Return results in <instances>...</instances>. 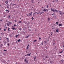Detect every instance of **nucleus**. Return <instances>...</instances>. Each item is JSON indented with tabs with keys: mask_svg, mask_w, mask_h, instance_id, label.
Here are the masks:
<instances>
[{
	"mask_svg": "<svg viewBox=\"0 0 64 64\" xmlns=\"http://www.w3.org/2000/svg\"><path fill=\"white\" fill-rule=\"evenodd\" d=\"M51 11H53L54 12H58V10H53L52 8L51 9Z\"/></svg>",
	"mask_w": 64,
	"mask_h": 64,
	"instance_id": "1",
	"label": "nucleus"
},
{
	"mask_svg": "<svg viewBox=\"0 0 64 64\" xmlns=\"http://www.w3.org/2000/svg\"><path fill=\"white\" fill-rule=\"evenodd\" d=\"M11 23L10 22H9L8 24L7 25H8V26H9L10 25H11Z\"/></svg>",
	"mask_w": 64,
	"mask_h": 64,
	"instance_id": "2",
	"label": "nucleus"
},
{
	"mask_svg": "<svg viewBox=\"0 0 64 64\" xmlns=\"http://www.w3.org/2000/svg\"><path fill=\"white\" fill-rule=\"evenodd\" d=\"M25 62H26V63L27 64H28V61L25 60Z\"/></svg>",
	"mask_w": 64,
	"mask_h": 64,
	"instance_id": "3",
	"label": "nucleus"
},
{
	"mask_svg": "<svg viewBox=\"0 0 64 64\" xmlns=\"http://www.w3.org/2000/svg\"><path fill=\"white\" fill-rule=\"evenodd\" d=\"M33 58H34V61H35V59H36V56H34L33 57Z\"/></svg>",
	"mask_w": 64,
	"mask_h": 64,
	"instance_id": "4",
	"label": "nucleus"
},
{
	"mask_svg": "<svg viewBox=\"0 0 64 64\" xmlns=\"http://www.w3.org/2000/svg\"><path fill=\"white\" fill-rule=\"evenodd\" d=\"M59 12H60V14L61 15V16H62V12L61 11H59Z\"/></svg>",
	"mask_w": 64,
	"mask_h": 64,
	"instance_id": "5",
	"label": "nucleus"
},
{
	"mask_svg": "<svg viewBox=\"0 0 64 64\" xmlns=\"http://www.w3.org/2000/svg\"><path fill=\"white\" fill-rule=\"evenodd\" d=\"M5 2L6 4H8V3L9 2L8 1V2L7 1H6Z\"/></svg>",
	"mask_w": 64,
	"mask_h": 64,
	"instance_id": "6",
	"label": "nucleus"
},
{
	"mask_svg": "<svg viewBox=\"0 0 64 64\" xmlns=\"http://www.w3.org/2000/svg\"><path fill=\"white\" fill-rule=\"evenodd\" d=\"M37 12H35L34 13V14H33V16H35V15H36V14H37Z\"/></svg>",
	"mask_w": 64,
	"mask_h": 64,
	"instance_id": "7",
	"label": "nucleus"
},
{
	"mask_svg": "<svg viewBox=\"0 0 64 64\" xmlns=\"http://www.w3.org/2000/svg\"><path fill=\"white\" fill-rule=\"evenodd\" d=\"M31 2L33 3H34V0H32L31 1Z\"/></svg>",
	"mask_w": 64,
	"mask_h": 64,
	"instance_id": "8",
	"label": "nucleus"
},
{
	"mask_svg": "<svg viewBox=\"0 0 64 64\" xmlns=\"http://www.w3.org/2000/svg\"><path fill=\"white\" fill-rule=\"evenodd\" d=\"M56 32H59V30L58 29H57L56 30Z\"/></svg>",
	"mask_w": 64,
	"mask_h": 64,
	"instance_id": "9",
	"label": "nucleus"
},
{
	"mask_svg": "<svg viewBox=\"0 0 64 64\" xmlns=\"http://www.w3.org/2000/svg\"><path fill=\"white\" fill-rule=\"evenodd\" d=\"M58 25L59 26H62V24H59Z\"/></svg>",
	"mask_w": 64,
	"mask_h": 64,
	"instance_id": "10",
	"label": "nucleus"
},
{
	"mask_svg": "<svg viewBox=\"0 0 64 64\" xmlns=\"http://www.w3.org/2000/svg\"><path fill=\"white\" fill-rule=\"evenodd\" d=\"M31 54H28L26 56H30V55Z\"/></svg>",
	"mask_w": 64,
	"mask_h": 64,
	"instance_id": "11",
	"label": "nucleus"
},
{
	"mask_svg": "<svg viewBox=\"0 0 64 64\" xmlns=\"http://www.w3.org/2000/svg\"><path fill=\"white\" fill-rule=\"evenodd\" d=\"M30 36V35H29V36H26V38H28Z\"/></svg>",
	"mask_w": 64,
	"mask_h": 64,
	"instance_id": "12",
	"label": "nucleus"
},
{
	"mask_svg": "<svg viewBox=\"0 0 64 64\" xmlns=\"http://www.w3.org/2000/svg\"><path fill=\"white\" fill-rule=\"evenodd\" d=\"M6 11H8V13H9V10H6Z\"/></svg>",
	"mask_w": 64,
	"mask_h": 64,
	"instance_id": "13",
	"label": "nucleus"
},
{
	"mask_svg": "<svg viewBox=\"0 0 64 64\" xmlns=\"http://www.w3.org/2000/svg\"><path fill=\"white\" fill-rule=\"evenodd\" d=\"M16 38H17L18 37H19V35H17L16 36Z\"/></svg>",
	"mask_w": 64,
	"mask_h": 64,
	"instance_id": "14",
	"label": "nucleus"
},
{
	"mask_svg": "<svg viewBox=\"0 0 64 64\" xmlns=\"http://www.w3.org/2000/svg\"><path fill=\"white\" fill-rule=\"evenodd\" d=\"M18 42H20V40L19 39V40H18Z\"/></svg>",
	"mask_w": 64,
	"mask_h": 64,
	"instance_id": "15",
	"label": "nucleus"
},
{
	"mask_svg": "<svg viewBox=\"0 0 64 64\" xmlns=\"http://www.w3.org/2000/svg\"><path fill=\"white\" fill-rule=\"evenodd\" d=\"M10 28H8V32H9H9L10 31V30H10Z\"/></svg>",
	"mask_w": 64,
	"mask_h": 64,
	"instance_id": "16",
	"label": "nucleus"
},
{
	"mask_svg": "<svg viewBox=\"0 0 64 64\" xmlns=\"http://www.w3.org/2000/svg\"><path fill=\"white\" fill-rule=\"evenodd\" d=\"M43 11H45V12H46V11H47V10H46L45 9Z\"/></svg>",
	"mask_w": 64,
	"mask_h": 64,
	"instance_id": "17",
	"label": "nucleus"
},
{
	"mask_svg": "<svg viewBox=\"0 0 64 64\" xmlns=\"http://www.w3.org/2000/svg\"><path fill=\"white\" fill-rule=\"evenodd\" d=\"M22 21H20L19 22H18V23H22Z\"/></svg>",
	"mask_w": 64,
	"mask_h": 64,
	"instance_id": "18",
	"label": "nucleus"
},
{
	"mask_svg": "<svg viewBox=\"0 0 64 64\" xmlns=\"http://www.w3.org/2000/svg\"><path fill=\"white\" fill-rule=\"evenodd\" d=\"M37 41V40H34V42H36Z\"/></svg>",
	"mask_w": 64,
	"mask_h": 64,
	"instance_id": "19",
	"label": "nucleus"
},
{
	"mask_svg": "<svg viewBox=\"0 0 64 64\" xmlns=\"http://www.w3.org/2000/svg\"><path fill=\"white\" fill-rule=\"evenodd\" d=\"M19 30H20V31H22V29H21V28H20V29H19Z\"/></svg>",
	"mask_w": 64,
	"mask_h": 64,
	"instance_id": "20",
	"label": "nucleus"
},
{
	"mask_svg": "<svg viewBox=\"0 0 64 64\" xmlns=\"http://www.w3.org/2000/svg\"><path fill=\"white\" fill-rule=\"evenodd\" d=\"M48 21H50V18H48Z\"/></svg>",
	"mask_w": 64,
	"mask_h": 64,
	"instance_id": "21",
	"label": "nucleus"
},
{
	"mask_svg": "<svg viewBox=\"0 0 64 64\" xmlns=\"http://www.w3.org/2000/svg\"><path fill=\"white\" fill-rule=\"evenodd\" d=\"M44 42L45 43H47V42L44 41Z\"/></svg>",
	"mask_w": 64,
	"mask_h": 64,
	"instance_id": "22",
	"label": "nucleus"
},
{
	"mask_svg": "<svg viewBox=\"0 0 64 64\" xmlns=\"http://www.w3.org/2000/svg\"><path fill=\"white\" fill-rule=\"evenodd\" d=\"M8 17L9 18H10V16H8Z\"/></svg>",
	"mask_w": 64,
	"mask_h": 64,
	"instance_id": "23",
	"label": "nucleus"
},
{
	"mask_svg": "<svg viewBox=\"0 0 64 64\" xmlns=\"http://www.w3.org/2000/svg\"><path fill=\"white\" fill-rule=\"evenodd\" d=\"M4 31H6V29H4Z\"/></svg>",
	"mask_w": 64,
	"mask_h": 64,
	"instance_id": "24",
	"label": "nucleus"
},
{
	"mask_svg": "<svg viewBox=\"0 0 64 64\" xmlns=\"http://www.w3.org/2000/svg\"><path fill=\"white\" fill-rule=\"evenodd\" d=\"M12 30H15V28H12Z\"/></svg>",
	"mask_w": 64,
	"mask_h": 64,
	"instance_id": "25",
	"label": "nucleus"
},
{
	"mask_svg": "<svg viewBox=\"0 0 64 64\" xmlns=\"http://www.w3.org/2000/svg\"><path fill=\"white\" fill-rule=\"evenodd\" d=\"M31 15H31V14H30V15H29V16H31Z\"/></svg>",
	"mask_w": 64,
	"mask_h": 64,
	"instance_id": "26",
	"label": "nucleus"
},
{
	"mask_svg": "<svg viewBox=\"0 0 64 64\" xmlns=\"http://www.w3.org/2000/svg\"><path fill=\"white\" fill-rule=\"evenodd\" d=\"M4 51H7V50H4Z\"/></svg>",
	"mask_w": 64,
	"mask_h": 64,
	"instance_id": "27",
	"label": "nucleus"
},
{
	"mask_svg": "<svg viewBox=\"0 0 64 64\" xmlns=\"http://www.w3.org/2000/svg\"><path fill=\"white\" fill-rule=\"evenodd\" d=\"M16 26V24H14V27H15V26Z\"/></svg>",
	"mask_w": 64,
	"mask_h": 64,
	"instance_id": "28",
	"label": "nucleus"
},
{
	"mask_svg": "<svg viewBox=\"0 0 64 64\" xmlns=\"http://www.w3.org/2000/svg\"><path fill=\"white\" fill-rule=\"evenodd\" d=\"M7 42H9V40H8Z\"/></svg>",
	"mask_w": 64,
	"mask_h": 64,
	"instance_id": "29",
	"label": "nucleus"
},
{
	"mask_svg": "<svg viewBox=\"0 0 64 64\" xmlns=\"http://www.w3.org/2000/svg\"><path fill=\"white\" fill-rule=\"evenodd\" d=\"M56 24H58V22H56Z\"/></svg>",
	"mask_w": 64,
	"mask_h": 64,
	"instance_id": "30",
	"label": "nucleus"
},
{
	"mask_svg": "<svg viewBox=\"0 0 64 64\" xmlns=\"http://www.w3.org/2000/svg\"><path fill=\"white\" fill-rule=\"evenodd\" d=\"M6 39H7L8 40V39H9L8 38H6Z\"/></svg>",
	"mask_w": 64,
	"mask_h": 64,
	"instance_id": "31",
	"label": "nucleus"
},
{
	"mask_svg": "<svg viewBox=\"0 0 64 64\" xmlns=\"http://www.w3.org/2000/svg\"><path fill=\"white\" fill-rule=\"evenodd\" d=\"M0 21H3V20L1 19L0 20Z\"/></svg>",
	"mask_w": 64,
	"mask_h": 64,
	"instance_id": "32",
	"label": "nucleus"
},
{
	"mask_svg": "<svg viewBox=\"0 0 64 64\" xmlns=\"http://www.w3.org/2000/svg\"><path fill=\"white\" fill-rule=\"evenodd\" d=\"M56 2H58V0H56Z\"/></svg>",
	"mask_w": 64,
	"mask_h": 64,
	"instance_id": "33",
	"label": "nucleus"
},
{
	"mask_svg": "<svg viewBox=\"0 0 64 64\" xmlns=\"http://www.w3.org/2000/svg\"><path fill=\"white\" fill-rule=\"evenodd\" d=\"M47 8H48V5L47 6Z\"/></svg>",
	"mask_w": 64,
	"mask_h": 64,
	"instance_id": "34",
	"label": "nucleus"
},
{
	"mask_svg": "<svg viewBox=\"0 0 64 64\" xmlns=\"http://www.w3.org/2000/svg\"><path fill=\"white\" fill-rule=\"evenodd\" d=\"M42 45H43V42H42Z\"/></svg>",
	"mask_w": 64,
	"mask_h": 64,
	"instance_id": "35",
	"label": "nucleus"
},
{
	"mask_svg": "<svg viewBox=\"0 0 64 64\" xmlns=\"http://www.w3.org/2000/svg\"><path fill=\"white\" fill-rule=\"evenodd\" d=\"M62 52H60V53H62Z\"/></svg>",
	"mask_w": 64,
	"mask_h": 64,
	"instance_id": "36",
	"label": "nucleus"
},
{
	"mask_svg": "<svg viewBox=\"0 0 64 64\" xmlns=\"http://www.w3.org/2000/svg\"><path fill=\"white\" fill-rule=\"evenodd\" d=\"M39 40H41V38H39Z\"/></svg>",
	"mask_w": 64,
	"mask_h": 64,
	"instance_id": "37",
	"label": "nucleus"
},
{
	"mask_svg": "<svg viewBox=\"0 0 64 64\" xmlns=\"http://www.w3.org/2000/svg\"><path fill=\"white\" fill-rule=\"evenodd\" d=\"M28 24H30V22H28Z\"/></svg>",
	"mask_w": 64,
	"mask_h": 64,
	"instance_id": "38",
	"label": "nucleus"
},
{
	"mask_svg": "<svg viewBox=\"0 0 64 64\" xmlns=\"http://www.w3.org/2000/svg\"><path fill=\"white\" fill-rule=\"evenodd\" d=\"M8 46H9V44H8Z\"/></svg>",
	"mask_w": 64,
	"mask_h": 64,
	"instance_id": "39",
	"label": "nucleus"
},
{
	"mask_svg": "<svg viewBox=\"0 0 64 64\" xmlns=\"http://www.w3.org/2000/svg\"><path fill=\"white\" fill-rule=\"evenodd\" d=\"M47 11L48 12L49 11V10H47Z\"/></svg>",
	"mask_w": 64,
	"mask_h": 64,
	"instance_id": "40",
	"label": "nucleus"
},
{
	"mask_svg": "<svg viewBox=\"0 0 64 64\" xmlns=\"http://www.w3.org/2000/svg\"><path fill=\"white\" fill-rule=\"evenodd\" d=\"M30 13H31L30 14H32V12H31Z\"/></svg>",
	"mask_w": 64,
	"mask_h": 64,
	"instance_id": "41",
	"label": "nucleus"
},
{
	"mask_svg": "<svg viewBox=\"0 0 64 64\" xmlns=\"http://www.w3.org/2000/svg\"><path fill=\"white\" fill-rule=\"evenodd\" d=\"M32 20H33V17H32Z\"/></svg>",
	"mask_w": 64,
	"mask_h": 64,
	"instance_id": "42",
	"label": "nucleus"
},
{
	"mask_svg": "<svg viewBox=\"0 0 64 64\" xmlns=\"http://www.w3.org/2000/svg\"><path fill=\"white\" fill-rule=\"evenodd\" d=\"M55 44V43H53V45H54V44Z\"/></svg>",
	"mask_w": 64,
	"mask_h": 64,
	"instance_id": "43",
	"label": "nucleus"
},
{
	"mask_svg": "<svg viewBox=\"0 0 64 64\" xmlns=\"http://www.w3.org/2000/svg\"><path fill=\"white\" fill-rule=\"evenodd\" d=\"M52 2H54V3L55 2L54 1H53Z\"/></svg>",
	"mask_w": 64,
	"mask_h": 64,
	"instance_id": "44",
	"label": "nucleus"
},
{
	"mask_svg": "<svg viewBox=\"0 0 64 64\" xmlns=\"http://www.w3.org/2000/svg\"><path fill=\"white\" fill-rule=\"evenodd\" d=\"M0 30H2V29L1 28H0Z\"/></svg>",
	"mask_w": 64,
	"mask_h": 64,
	"instance_id": "45",
	"label": "nucleus"
},
{
	"mask_svg": "<svg viewBox=\"0 0 64 64\" xmlns=\"http://www.w3.org/2000/svg\"><path fill=\"white\" fill-rule=\"evenodd\" d=\"M7 7L8 8H9V7H8V6H7Z\"/></svg>",
	"mask_w": 64,
	"mask_h": 64,
	"instance_id": "46",
	"label": "nucleus"
},
{
	"mask_svg": "<svg viewBox=\"0 0 64 64\" xmlns=\"http://www.w3.org/2000/svg\"><path fill=\"white\" fill-rule=\"evenodd\" d=\"M54 42H55V40H54Z\"/></svg>",
	"mask_w": 64,
	"mask_h": 64,
	"instance_id": "47",
	"label": "nucleus"
},
{
	"mask_svg": "<svg viewBox=\"0 0 64 64\" xmlns=\"http://www.w3.org/2000/svg\"><path fill=\"white\" fill-rule=\"evenodd\" d=\"M27 49H28V48H27Z\"/></svg>",
	"mask_w": 64,
	"mask_h": 64,
	"instance_id": "48",
	"label": "nucleus"
},
{
	"mask_svg": "<svg viewBox=\"0 0 64 64\" xmlns=\"http://www.w3.org/2000/svg\"><path fill=\"white\" fill-rule=\"evenodd\" d=\"M14 5H16V4H14Z\"/></svg>",
	"mask_w": 64,
	"mask_h": 64,
	"instance_id": "49",
	"label": "nucleus"
},
{
	"mask_svg": "<svg viewBox=\"0 0 64 64\" xmlns=\"http://www.w3.org/2000/svg\"><path fill=\"white\" fill-rule=\"evenodd\" d=\"M27 48H29V46H27Z\"/></svg>",
	"mask_w": 64,
	"mask_h": 64,
	"instance_id": "50",
	"label": "nucleus"
},
{
	"mask_svg": "<svg viewBox=\"0 0 64 64\" xmlns=\"http://www.w3.org/2000/svg\"><path fill=\"white\" fill-rule=\"evenodd\" d=\"M28 46L29 47V45H28Z\"/></svg>",
	"mask_w": 64,
	"mask_h": 64,
	"instance_id": "51",
	"label": "nucleus"
},
{
	"mask_svg": "<svg viewBox=\"0 0 64 64\" xmlns=\"http://www.w3.org/2000/svg\"><path fill=\"white\" fill-rule=\"evenodd\" d=\"M18 0V1H19L20 0Z\"/></svg>",
	"mask_w": 64,
	"mask_h": 64,
	"instance_id": "52",
	"label": "nucleus"
},
{
	"mask_svg": "<svg viewBox=\"0 0 64 64\" xmlns=\"http://www.w3.org/2000/svg\"><path fill=\"white\" fill-rule=\"evenodd\" d=\"M52 15H54V14H52Z\"/></svg>",
	"mask_w": 64,
	"mask_h": 64,
	"instance_id": "53",
	"label": "nucleus"
},
{
	"mask_svg": "<svg viewBox=\"0 0 64 64\" xmlns=\"http://www.w3.org/2000/svg\"><path fill=\"white\" fill-rule=\"evenodd\" d=\"M10 1H12V0H10Z\"/></svg>",
	"mask_w": 64,
	"mask_h": 64,
	"instance_id": "54",
	"label": "nucleus"
},
{
	"mask_svg": "<svg viewBox=\"0 0 64 64\" xmlns=\"http://www.w3.org/2000/svg\"><path fill=\"white\" fill-rule=\"evenodd\" d=\"M16 8H18V7H16Z\"/></svg>",
	"mask_w": 64,
	"mask_h": 64,
	"instance_id": "55",
	"label": "nucleus"
},
{
	"mask_svg": "<svg viewBox=\"0 0 64 64\" xmlns=\"http://www.w3.org/2000/svg\"><path fill=\"white\" fill-rule=\"evenodd\" d=\"M6 29H7V27H6Z\"/></svg>",
	"mask_w": 64,
	"mask_h": 64,
	"instance_id": "56",
	"label": "nucleus"
},
{
	"mask_svg": "<svg viewBox=\"0 0 64 64\" xmlns=\"http://www.w3.org/2000/svg\"><path fill=\"white\" fill-rule=\"evenodd\" d=\"M47 10H47V9H46V11H47Z\"/></svg>",
	"mask_w": 64,
	"mask_h": 64,
	"instance_id": "57",
	"label": "nucleus"
},
{
	"mask_svg": "<svg viewBox=\"0 0 64 64\" xmlns=\"http://www.w3.org/2000/svg\"><path fill=\"white\" fill-rule=\"evenodd\" d=\"M37 14H39V13H38Z\"/></svg>",
	"mask_w": 64,
	"mask_h": 64,
	"instance_id": "58",
	"label": "nucleus"
},
{
	"mask_svg": "<svg viewBox=\"0 0 64 64\" xmlns=\"http://www.w3.org/2000/svg\"><path fill=\"white\" fill-rule=\"evenodd\" d=\"M47 57H48L46 56V58H47Z\"/></svg>",
	"mask_w": 64,
	"mask_h": 64,
	"instance_id": "59",
	"label": "nucleus"
},
{
	"mask_svg": "<svg viewBox=\"0 0 64 64\" xmlns=\"http://www.w3.org/2000/svg\"><path fill=\"white\" fill-rule=\"evenodd\" d=\"M5 44H6V42H5Z\"/></svg>",
	"mask_w": 64,
	"mask_h": 64,
	"instance_id": "60",
	"label": "nucleus"
},
{
	"mask_svg": "<svg viewBox=\"0 0 64 64\" xmlns=\"http://www.w3.org/2000/svg\"><path fill=\"white\" fill-rule=\"evenodd\" d=\"M26 23H27V22H26V23H25L26 24Z\"/></svg>",
	"mask_w": 64,
	"mask_h": 64,
	"instance_id": "61",
	"label": "nucleus"
},
{
	"mask_svg": "<svg viewBox=\"0 0 64 64\" xmlns=\"http://www.w3.org/2000/svg\"><path fill=\"white\" fill-rule=\"evenodd\" d=\"M17 25H18V26H19V25L18 24H17Z\"/></svg>",
	"mask_w": 64,
	"mask_h": 64,
	"instance_id": "62",
	"label": "nucleus"
},
{
	"mask_svg": "<svg viewBox=\"0 0 64 64\" xmlns=\"http://www.w3.org/2000/svg\"><path fill=\"white\" fill-rule=\"evenodd\" d=\"M51 36L52 35V34H51Z\"/></svg>",
	"mask_w": 64,
	"mask_h": 64,
	"instance_id": "63",
	"label": "nucleus"
},
{
	"mask_svg": "<svg viewBox=\"0 0 64 64\" xmlns=\"http://www.w3.org/2000/svg\"><path fill=\"white\" fill-rule=\"evenodd\" d=\"M62 14H64V13H62Z\"/></svg>",
	"mask_w": 64,
	"mask_h": 64,
	"instance_id": "64",
	"label": "nucleus"
}]
</instances>
